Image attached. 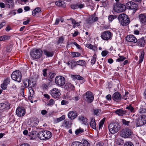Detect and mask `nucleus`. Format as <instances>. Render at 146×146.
Instances as JSON below:
<instances>
[{
    "label": "nucleus",
    "mask_w": 146,
    "mask_h": 146,
    "mask_svg": "<svg viewBox=\"0 0 146 146\" xmlns=\"http://www.w3.org/2000/svg\"><path fill=\"white\" fill-rule=\"evenodd\" d=\"M64 40V38L62 36L60 37L57 42V44H60L62 43L63 42Z\"/></svg>",
    "instance_id": "40"
},
{
    "label": "nucleus",
    "mask_w": 146,
    "mask_h": 146,
    "mask_svg": "<svg viewBox=\"0 0 146 146\" xmlns=\"http://www.w3.org/2000/svg\"><path fill=\"white\" fill-rule=\"evenodd\" d=\"M71 8L72 9H77V6L76 5H72L70 6Z\"/></svg>",
    "instance_id": "63"
},
{
    "label": "nucleus",
    "mask_w": 146,
    "mask_h": 146,
    "mask_svg": "<svg viewBox=\"0 0 146 146\" xmlns=\"http://www.w3.org/2000/svg\"><path fill=\"white\" fill-rule=\"evenodd\" d=\"M67 20H70L71 21L72 24H73V27L74 28H75L76 26L78 27L80 25L79 23L76 22L75 20L72 18H70Z\"/></svg>",
    "instance_id": "26"
},
{
    "label": "nucleus",
    "mask_w": 146,
    "mask_h": 146,
    "mask_svg": "<svg viewBox=\"0 0 146 146\" xmlns=\"http://www.w3.org/2000/svg\"><path fill=\"white\" fill-rule=\"evenodd\" d=\"M126 112L121 109L117 110L115 111V113L119 116H122L125 114Z\"/></svg>",
    "instance_id": "25"
},
{
    "label": "nucleus",
    "mask_w": 146,
    "mask_h": 146,
    "mask_svg": "<svg viewBox=\"0 0 146 146\" xmlns=\"http://www.w3.org/2000/svg\"><path fill=\"white\" fill-rule=\"evenodd\" d=\"M47 70V69H46L43 70L42 71L43 72V75L44 76L46 77L47 76L46 71Z\"/></svg>",
    "instance_id": "59"
},
{
    "label": "nucleus",
    "mask_w": 146,
    "mask_h": 146,
    "mask_svg": "<svg viewBox=\"0 0 146 146\" xmlns=\"http://www.w3.org/2000/svg\"><path fill=\"white\" fill-rule=\"evenodd\" d=\"M11 78L13 80L19 82H20L22 79L21 72L19 70L14 71L11 75Z\"/></svg>",
    "instance_id": "6"
},
{
    "label": "nucleus",
    "mask_w": 146,
    "mask_h": 146,
    "mask_svg": "<svg viewBox=\"0 0 146 146\" xmlns=\"http://www.w3.org/2000/svg\"><path fill=\"white\" fill-rule=\"evenodd\" d=\"M34 86V84H33V82H31V80H29V86L30 88L33 87Z\"/></svg>",
    "instance_id": "57"
},
{
    "label": "nucleus",
    "mask_w": 146,
    "mask_h": 146,
    "mask_svg": "<svg viewBox=\"0 0 146 146\" xmlns=\"http://www.w3.org/2000/svg\"><path fill=\"white\" fill-rule=\"evenodd\" d=\"M83 99L89 103H91L93 100L94 97L92 93L91 92H87L83 96Z\"/></svg>",
    "instance_id": "9"
},
{
    "label": "nucleus",
    "mask_w": 146,
    "mask_h": 146,
    "mask_svg": "<svg viewBox=\"0 0 146 146\" xmlns=\"http://www.w3.org/2000/svg\"><path fill=\"white\" fill-rule=\"evenodd\" d=\"M144 53L143 52H142L140 56V59L139 60V63H141L143 61L144 58Z\"/></svg>",
    "instance_id": "46"
},
{
    "label": "nucleus",
    "mask_w": 146,
    "mask_h": 146,
    "mask_svg": "<svg viewBox=\"0 0 146 146\" xmlns=\"http://www.w3.org/2000/svg\"><path fill=\"white\" fill-rule=\"evenodd\" d=\"M54 104V100L53 99H50L48 102L47 105L49 106H52Z\"/></svg>",
    "instance_id": "50"
},
{
    "label": "nucleus",
    "mask_w": 146,
    "mask_h": 146,
    "mask_svg": "<svg viewBox=\"0 0 146 146\" xmlns=\"http://www.w3.org/2000/svg\"><path fill=\"white\" fill-rule=\"evenodd\" d=\"M101 36L104 40H108L111 38V34L109 31H106L102 33Z\"/></svg>",
    "instance_id": "11"
},
{
    "label": "nucleus",
    "mask_w": 146,
    "mask_h": 146,
    "mask_svg": "<svg viewBox=\"0 0 146 146\" xmlns=\"http://www.w3.org/2000/svg\"><path fill=\"white\" fill-rule=\"evenodd\" d=\"M41 11V10H33L32 11V15L35 16L36 15H38Z\"/></svg>",
    "instance_id": "38"
},
{
    "label": "nucleus",
    "mask_w": 146,
    "mask_h": 146,
    "mask_svg": "<svg viewBox=\"0 0 146 146\" xmlns=\"http://www.w3.org/2000/svg\"><path fill=\"white\" fill-rule=\"evenodd\" d=\"M65 115H62L60 117L57 118L56 119V121L57 122H59L65 119Z\"/></svg>",
    "instance_id": "43"
},
{
    "label": "nucleus",
    "mask_w": 146,
    "mask_h": 146,
    "mask_svg": "<svg viewBox=\"0 0 146 146\" xmlns=\"http://www.w3.org/2000/svg\"><path fill=\"white\" fill-rule=\"evenodd\" d=\"M74 87L71 83L68 82L66 83L64 86L65 89L67 91H70L74 90Z\"/></svg>",
    "instance_id": "18"
},
{
    "label": "nucleus",
    "mask_w": 146,
    "mask_h": 146,
    "mask_svg": "<svg viewBox=\"0 0 146 146\" xmlns=\"http://www.w3.org/2000/svg\"><path fill=\"white\" fill-rule=\"evenodd\" d=\"M44 54L48 57H51L53 56V53L47 50H44Z\"/></svg>",
    "instance_id": "30"
},
{
    "label": "nucleus",
    "mask_w": 146,
    "mask_h": 146,
    "mask_svg": "<svg viewBox=\"0 0 146 146\" xmlns=\"http://www.w3.org/2000/svg\"><path fill=\"white\" fill-rule=\"evenodd\" d=\"M55 4L58 6L62 8L65 7L66 5L64 2L58 1L55 2Z\"/></svg>",
    "instance_id": "23"
},
{
    "label": "nucleus",
    "mask_w": 146,
    "mask_h": 146,
    "mask_svg": "<svg viewBox=\"0 0 146 146\" xmlns=\"http://www.w3.org/2000/svg\"><path fill=\"white\" fill-rule=\"evenodd\" d=\"M55 75L54 73L50 72L48 74V77L50 79H52L54 77Z\"/></svg>",
    "instance_id": "47"
},
{
    "label": "nucleus",
    "mask_w": 146,
    "mask_h": 146,
    "mask_svg": "<svg viewBox=\"0 0 146 146\" xmlns=\"http://www.w3.org/2000/svg\"><path fill=\"white\" fill-rule=\"evenodd\" d=\"M71 124L70 121L66 119L64 121L63 125L65 127L68 128L71 126Z\"/></svg>",
    "instance_id": "24"
},
{
    "label": "nucleus",
    "mask_w": 146,
    "mask_h": 146,
    "mask_svg": "<svg viewBox=\"0 0 146 146\" xmlns=\"http://www.w3.org/2000/svg\"><path fill=\"white\" fill-rule=\"evenodd\" d=\"M68 116V117L71 119H73L77 116L76 112L75 111H72L69 112Z\"/></svg>",
    "instance_id": "16"
},
{
    "label": "nucleus",
    "mask_w": 146,
    "mask_h": 146,
    "mask_svg": "<svg viewBox=\"0 0 146 146\" xmlns=\"http://www.w3.org/2000/svg\"><path fill=\"white\" fill-rule=\"evenodd\" d=\"M122 123L123 124L128 125L130 123V122L129 121H126L125 119H122Z\"/></svg>",
    "instance_id": "52"
},
{
    "label": "nucleus",
    "mask_w": 146,
    "mask_h": 146,
    "mask_svg": "<svg viewBox=\"0 0 146 146\" xmlns=\"http://www.w3.org/2000/svg\"><path fill=\"white\" fill-rule=\"evenodd\" d=\"M104 121L105 119H103L99 123L98 128L99 130H100L101 128H102L104 124Z\"/></svg>",
    "instance_id": "39"
},
{
    "label": "nucleus",
    "mask_w": 146,
    "mask_h": 146,
    "mask_svg": "<svg viewBox=\"0 0 146 146\" xmlns=\"http://www.w3.org/2000/svg\"><path fill=\"white\" fill-rule=\"evenodd\" d=\"M126 40L128 42L134 43H136L137 41L135 36L132 35H128L126 37Z\"/></svg>",
    "instance_id": "15"
},
{
    "label": "nucleus",
    "mask_w": 146,
    "mask_h": 146,
    "mask_svg": "<svg viewBox=\"0 0 146 146\" xmlns=\"http://www.w3.org/2000/svg\"><path fill=\"white\" fill-rule=\"evenodd\" d=\"M72 146H83V145L80 142L75 141L72 142Z\"/></svg>",
    "instance_id": "29"
},
{
    "label": "nucleus",
    "mask_w": 146,
    "mask_h": 146,
    "mask_svg": "<svg viewBox=\"0 0 146 146\" xmlns=\"http://www.w3.org/2000/svg\"><path fill=\"white\" fill-rule=\"evenodd\" d=\"M38 136L41 140H47L52 137V133L49 131H43L39 133L38 134Z\"/></svg>",
    "instance_id": "3"
},
{
    "label": "nucleus",
    "mask_w": 146,
    "mask_h": 146,
    "mask_svg": "<svg viewBox=\"0 0 146 146\" xmlns=\"http://www.w3.org/2000/svg\"><path fill=\"white\" fill-rule=\"evenodd\" d=\"M137 5L132 1L127 2L125 5L124 4L117 3L115 5V7L121 9H136Z\"/></svg>",
    "instance_id": "1"
},
{
    "label": "nucleus",
    "mask_w": 146,
    "mask_h": 146,
    "mask_svg": "<svg viewBox=\"0 0 146 146\" xmlns=\"http://www.w3.org/2000/svg\"><path fill=\"white\" fill-rule=\"evenodd\" d=\"M76 64L80 66H84L85 64V62L83 60H79L76 62Z\"/></svg>",
    "instance_id": "32"
},
{
    "label": "nucleus",
    "mask_w": 146,
    "mask_h": 146,
    "mask_svg": "<svg viewBox=\"0 0 146 146\" xmlns=\"http://www.w3.org/2000/svg\"><path fill=\"white\" fill-rule=\"evenodd\" d=\"M108 128L110 132L113 134L118 131L120 128V126L117 123H112L109 125Z\"/></svg>",
    "instance_id": "4"
},
{
    "label": "nucleus",
    "mask_w": 146,
    "mask_h": 146,
    "mask_svg": "<svg viewBox=\"0 0 146 146\" xmlns=\"http://www.w3.org/2000/svg\"><path fill=\"white\" fill-rule=\"evenodd\" d=\"M72 54L73 57H79L81 55L80 53L78 52H73L72 53Z\"/></svg>",
    "instance_id": "45"
},
{
    "label": "nucleus",
    "mask_w": 146,
    "mask_h": 146,
    "mask_svg": "<svg viewBox=\"0 0 146 146\" xmlns=\"http://www.w3.org/2000/svg\"><path fill=\"white\" fill-rule=\"evenodd\" d=\"M108 53V52L106 50H104L102 52L101 54L102 56L104 57L106 56Z\"/></svg>",
    "instance_id": "53"
},
{
    "label": "nucleus",
    "mask_w": 146,
    "mask_h": 146,
    "mask_svg": "<svg viewBox=\"0 0 146 146\" xmlns=\"http://www.w3.org/2000/svg\"><path fill=\"white\" fill-rule=\"evenodd\" d=\"M42 51L39 49H34L30 52V55L33 58L38 59L42 56Z\"/></svg>",
    "instance_id": "5"
},
{
    "label": "nucleus",
    "mask_w": 146,
    "mask_h": 146,
    "mask_svg": "<svg viewBox=\"0 0 146 146\" xmlns=\"http://www.w3.org/2000/svg\"><path fill=\"white\" fill-rule=\"evenodd\" d=\"M73 44L76 46L77 48L78 49H81V48L80 46L77 44L76 42H73Z\"/></svg>",
    "instance_id": "60"
},
{
    "label": "nucleus",
    "mask_w": 146,
    "mask_h": 146,
    "mask_svg": "<svg viewBox=\"0 0 146 146\" xmlns=\"http://www.w3.org/2000/svg\"><path fill=\"white\" fill-rule=\"evenodd\" d=\"M126 108L131 112L134 113L135 112L134 109L131 105H129V106H127Z\"/></svg>",
    "instance_id": "33"
},
{
    "label": "nucleus",
    "mask_w": 146,
    "mask_h": 146,
    "mask_svg": "<svg viewBox=\"0 0 146 146\" xmlns=\"http://www.w3.org/2000/svg\"><path fill=\"white\" fill-rule=\"evenodd\" d=\"M9 36H8L6 35L1 36H0V41L8 40L9 39Z\"/></svg>",
    "instance_id": "35"
},
{
    "label": "nucleus",
    "mask_w": 146,
    "mask_h": 146,
    "mask_svg": "<svg viewBox=\"0 0 146 146\" xmlns=\"http://www.w3.org/2000/svg\"><path fill=\"white\" fill-rule=\"evenodd\" d=\"M90 127L94 129H96V124L95 121V119L92 118L91 119L90 124Z\"/></svg>",
    "instance_id": "27"
},
{
    "label": "nucleus",
    "mask_w": 146,
    "mask_h": 146,
    "mask_svg": "<svg viewBox=\"0 0 146 146\" xmlns=\"http://www.w3.org/2000/svg\"><path fill=\"white\" fill-rule=\"evenodd\" d=\"M78 119L85 125H86L88 122V119L82 115L78 117Z\"/></svg>",
    "instance_id": "22"
},
{
    "label": "nucleus",
    "mask_w": 146,
    "mask_h": 146,
    "mask_svg": "<svg viewBox=\"0 0 146 146\" xmlns=\"http://www.w3.org/2000/svg\"><path fill=\"white\" fill-rule=\"evenodd\" d=\"M119 57L116 60V62H120L123 61L126 59V58L122 56H119Z\"/></svg>",
    "instance_id": "36"
},
{
    "label": "nucleus",
    "mask_w": 146,
    "mask_h": 146,
    "mask_svg": "<svg viewBox=\"0 0 146 146\" xmlns=\"http://www.w3.org/2000/svg\"><path fill=\"white\" fill-rule=\"evenodd\" d=\"M60 94V90L56 88L53 89L50 92L51 96L54 98H58Z\"/></svg>",
    "instance_id": "12"
},
{
    "label": "nucleus",
    "mask_w": 146,
    "mask_h": 146,
    "mask_svg": "<svg viewBox=\"0 0 146 146\" xmlns=\"http://www.w3.org/2000/svg\"><path fill=\"white\" fill-rule=\"evenodd\" d=\"M35 97L33 96V97H31V96H29L28 97V98L29 100L30 101L31 103H33L34 102V100H33V98H34Z\"/></svg>",
    "instance_id": "58"
},
{
    "label": "nucleus",
    "mask_w": 146,
    "mask_h": 146,
    "mask_svg": "<svg viewBox=\"0 0 146 146\" xmlns=\"http://www.w3.org/2000/svg\"><path fill=\"white\" fill-rule=\"evenodd\" d=\"M10 79L9 78H7L4 81L3 83L6 84L7 86L10 82Z\"/></svg>",
    "instance_id": "42"
},
{
    "label": "nucleus",
    "mask_w": 146,
    "mask_h": 146,
    "mask_svg": "<svg viewBox=\"0 0 146 146\" xmlns=\"http://www.w3.org/2000/svg\"><path fill=\"white\" fill-rule=\"evenodd\" d=\"M119 23L123 26L128 25L130 21L129 18L125 14L123 13L119 15L118 17Z\"/></svg>",
    "instance_id": "2"
},
{
    "label": "nucleus",
    "mask_w": 146,
    "mask_h": 146,
    "mask_svg": "<svg viewBox=\"0 0 146 146\" xmlns=\"http://www.w3.org/2000/svg\"><path fill=\"white\" fill-rule=\"evenodd\" d=\"M83 146H90V145L88 142L86 140H84L83 141Z\"/></svg>",
    "instance_id": "51"
},
{
    "label": "nucleus",
    "mask_w": 146,
    "mask_h": 146,
    "mask_svg": "<svg viewBox=\"0 0 146 146\" xmlns=\"http://www.w3.org/2000/svg\"><path fill=\"white\" fill-rule=\"evenodd\" d=\"M77 8L82 9L85 6L84 4H77Z\"/></svg>",
    "instance_id": "55"
},
{
    "label": "nucleus",
    "mask_w": 146,
    "mask_h": 146,
    "mask_svg": "<svg viewBox=\"0 0 146 146\" xmlns=\"http://www.w3.org/2000/svg\"><path fill=\"white\" fill-rule=\"evenodd\" d=\"M16 112L19 117H23L25 115V111L24 108L19 107L16 109Z\"/></svg>",
    "instance_id": "13"
},
{
    "label": "nucleus",
    "mask_w": 146,
    "mask_h": 146,
    "mask_svg": "<svg viewBox=\"0 0 146 146\" xmlns=\"http://www.w3.org/2000/svg\"><path fill=\"white\" fill-rule=\"evenodd\" d=\"M121 95L118 92H116L114 93L113 95L112 98L113 100L116 102H118L120 101L121 99Z\"/></svg>",
    "instance_id": "14"
},
{
    "label": "nucleus",
    "mask_w": 146,
    "mask_h": 146,
    "mask_svg": "<svg viewBox=\"0 0 146 146\" xmlns=\"http://www.w3.org/2000/svg\"><path fill=\"white\" fill-rule=\"evenodd\" d=\"M146 123V116L141 115L136 119V125L137 127L141 126Z\"/></svg>",
    "instance_id": "7"
},
{
    "label": "nucleus",
    "mask_w": 146,
    "mask_h": 146,
    "mask_svg": "<svg viewBox=\"0 0 146 146\" xmlns=\"http://www.w3.org/2000/svg\"><path fill=\"white\" fill-rule=\"evenodd\" d=\"M84 131V130L82 129H77L75 131V133L76 135H77L78 134L82 133Z\"/></svg>",
    "instance_id": "49"
},
{
    "label": "nucleus",
    "mask_w": 146,
    "mask_h": 146,
    "mask_svg": "<svg viewBox=\"0 0 146 146\" xmlns=\"http://www.w3.org/2000/svg\"><path fill=\"white\" fill-rule=\"evenodd\" d=\"M29 80L27 79L23 81V84L25 87L27 88L29 86Z\"/></svg>",
    "instance_id": "44"
},
{
    "label": "nucleus",
    "mask_w": 146,
    "mask_h": 146,
    "mask_svg": "<svg viewBox=\"0 0 146 146\" xmlns=\"http://www.w3.org/2000/svg\"><path fill=\"white\" fill-rule=\"evenodd\" d=\"M13 0H5V4L7 7L9 8H11L14 5Z\"/></svg>",
    "instance_id": "19"
},
{
    "label": "nucleus",
    "mask_w": 146,
    "mask_h": 146,
    "mask_svg": "<svg viewBox=\"0 0 146 146\" xmlns=\"http://www.w3.org/2000/svg\"><path fill=\"white\" fill-rule=\"evenodd\" d=\"M104 143L102 142H100L97 143L96 144V146H103Z\"/></svg>",
    "instance_id": "64"
},
{
    "label": "nucleus",
    "mask_w": 146,
    "mask_h": 146,
    "mask_svg": "<svg viewBox=\"0 0 146 146\" xmlns=\"http://www.w3.org/2000/svg\"><path fill=\"white\" fill-rule=\"evenodd\" d=\"M7 85L3 83L1 85V87L3 89L5 90L7 88Z\"/></svg>",
    "instance_id": "56"
},
{
    "label": "nucleus",
    "mask_w": 146,
    "mask_h": 146,
    "mask_svg": "<svg viewBox=\"0 0 146 146\" xmlns=\"http://www.w3.org/2000/svg\"><path fill=\"white\" fill-rule=\"evenodd\" d=\"M106 98L108 100H110L111 99V96L110 94H108L106 96Z\"/></svg>",
    "instance_id": "62"
},
{
    "label": "nucleus",
    "mask_w": 146,
    "mask_h": 146,
    "mask_svg": "<svg viewBox=\"0 0 146 146\" xmlns=\"http://www.w3.org/2000/svg\"><path fill=\"white\" fill-rule=\"evenodd\" d=\"M86 46L87 48L94 50L96 49V46L92 45L90 44H86Z\"/></svg>",
    "instance_id": "31"
},
{
    "label": "nucleus",
    "mask_w": 146,
    "mask_h": 146,
    "mask_svg": "<svg viewBox=\"0 0 146 146\" xmlns=\"http://www.w3.org/2000/svg\"><path fill=\"white\" fill-rule=\"evenodd\" d=\"M114 19V16L113 15H110L109 16L108 19L111 22Z\"/></svg>",
    "instance_id": "61"
},
{
    "label": "nucleus",
    "mask_w": 146,
    "mask_h": 146,
    "mask_svg": "<svg viewBox=\"0 0 146 146\" xmlns=\"http://www.w3.org/2000/svg\"><path fill=\"white\" fill-rule=\"evenodd\" d=\"M38 121L37 118H31L29 119L28 123L31 126H35L37 125L38 123Z\"/></svg>",
    "instance_id": "17"
},
{
    "label": "nucleus",
    "mask_w": 146,
    "mask_h": 146,
    "mask_svg": "<svg viewBox=\"0 0 146 146\" xmlns=\"http://www.w3.org/2000/svg\"><path fill=\"white\" fill-rule=\"evenodd\" d=\"M93 17H91L87 19L86 22L88 24H91L93 22Z\"/></svg>",
    "instance_id": "34"
},
{
    "label": "nucleus",
    "mask_w": 146,
    "mask_h": 146,
    "mask_svg": "<svg viewBox=\"0 0 146 146\" xmlns=\"http://www.w3.org/2000/svg\"><path fill=\"white\" fill-rule=\"evenodd\" d=\"M137 44L141 47L144 46L145 44V40L144 38H141L138 40Z\"/></svg>",
    "instance_id": "21"
},
{
    "label": "nucleus",
    "mask_w": 146,
    "mask_h": 146,
    "mask_svg": "<svg viewBox=\"0 0 146 146\" xmlns=\"http://www.w3.org/2000/svg\"><path fill=\"white\" fill-rule=\"evenodd\" d=\"M139 17L140 22L142 24H145L146 22V16L145 15L140 14Z\"/></svg>",
    "instance_id": "20"
},
{
    "label": "nucleus",
    "mask_w": 146,
    "mask_h": 146,
    "mask_svg": "<svg viewBox=\"0 0 146 146\" xmlns=\"http://www.w3.org/2000/svg\"><path fill=\"white\" fill-rule=\"evenodd\" d=\"M139 111L140 113L144 114L146 113V110L143 107H140L139 110Z\"/></svg>",
    "instance_id": "37"
},
{
    "label": "nucleus",
    "mask_w": 146,
    "mask_h": 146,
    "mask_svg": "<svg viewBox=\"0 0 146 146\" xmlns=\"http://www.w3.org/2000/svg\"><path fill=\"white\" fill-rule=\"evenodd\" d=\"M124 146H134V145L131 142L128 141L125 143Z\"/></svg>",
    "instance_id": "48"
},
{
    "label": "nucleus",
    "mask_w": 146,
    "mask_h": 146,
    "mask_svg": "<svg viewBox=\"0 0 146 146\" xmlns=\"http://www.w3.org/2000/svg\"><path fill=\"white\" fill-rule=\"evenodd\" d=\"M55 82L58 86H62L64 84L65 80L63 77L61 76H58L55 78Z\"/></svg>",
    "instance_id": "10"
},
{
    "label": "nucleus",
    "mask_w": 146,
    "mask_h": 146,
    "mask_svg": "<svg viewBox=\"0 0 146 146\" xmlns=\"http://www.w3.org/2000/svg\"><path fill=\"white\" fill-rule=\"evenodd\" d=\"M72 78L74 80H75L76 79L78 80H82L83 79V78L79 75H73L71 76Z\"/></svg>",
    "instance_id": "28"
},
{
    "label": "nucleus",
    "mask_w": 146,
    "mask_h": 146,
    "mask_svg": "<svg viewBox=\"0 0 146 146\" xmlns=\"http://www.w3.org/2000/svg\"><path fill=\"white\" fill-rule=\"evenodd\" d=\"M132 134V131L128 128L123 129L120 132L121 136L124 138L130 137Z\"/></svg>",
    "instance_id": "8"
},
{
    "label": "nucleus",
    "mask_w": 146,
    "mask_h": 146,
    "mask_svg": "<svg viewBox=\"0 0 146 146\" xmlns=\"http://www.w3.org/2000/svg\"><path fill=\"white\" fill-rule=\"evenodd\" d=\"M29 92L30 96H31V97H33V96L35 97L34 91L33 90L31 89L29 90Z\"/></svg>",
    "instance_id": "54"
},
{
    "label": "nucleus",
    "mask_w": 146,
    "mask_h": 146,
    "mask_svg": "<svg viewBox=\"0 0 146 146\" xmlns=\"http://www.w3.org/2000/svg\"><path fill=\"white\" fill-rule=\"evenodd\" d=\"M96 54H94L91 60V64H94L96 62Z\"/></svg>",
    "instance_id": "41"
}]
</instances>
